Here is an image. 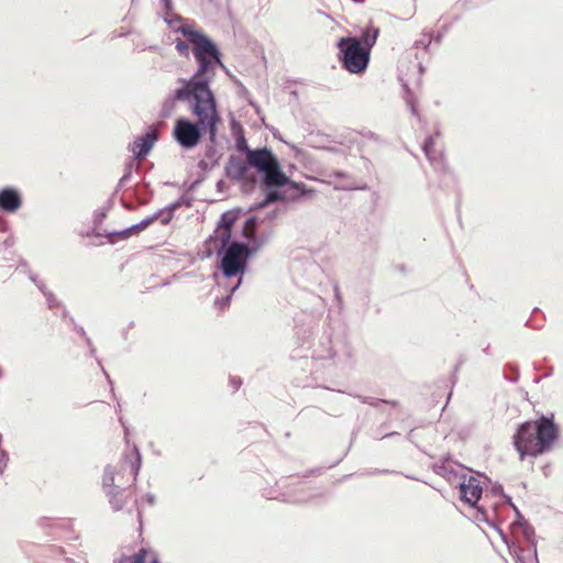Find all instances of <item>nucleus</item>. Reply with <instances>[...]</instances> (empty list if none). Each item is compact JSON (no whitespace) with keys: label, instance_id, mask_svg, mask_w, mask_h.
<instances>
[{"label":"nucleus","instance_id":"obj_1","mask_svg":"<svg viewBox=\"0 0 563 563\" xmlns=\"http://www.w3.org/2000/svg\"><path fill=\"white\" fill-rule=\"evenodd\" d=\"M191 44L194 57L198 67L190 78H179L180 87L175 89L162 103L161 117L169 118L176 108V102H187L191 113L199 119L213 134L214 123L221 118L217 101L210 88L218 67H223L218 46L202 32L183 24L177 29Z\"/></svg>","mask_w":563,"mask_h":563},{"label":"nucleus","instance_id":"obj_2","mask_svg":"<svg viewBox=\"0 0 563 563\" xmlns=\"http://www.w3.org/2000/svg\"><path fill=\"white\" fill-rule=\"evenodd\" d=\"M559 435V429L552 419L541 417L518 427L514 435V445L520 460L526 456H539L549 452Z\"/></svg>","mask_w":563,"mask_h":563},{"label":"nucleus","instance_id":"obj_3","mask_svg":"<svg viewBox=\"0 0 563 563\" xmlns=\"http://www.w3.org/2000/svg\"><path fill=\"white\" fill-rule=\"evenodd\" d=\"M246 158L250 166L254 167L262 176L263 183L267 189L279 188L288 185L294 194L291 198L305 197L311 195L312 190L307 189L303 184L290 181L283 173L277 158L271 150L264 147L258 150H246Z\"/></svg>","mask_w":563,"mask_h":563},{"label":"nucleus","instance_id":"obj_4","mask_svg":"<svg viewBox=\"0 0 563 563\" xmlns=\"http://www.w3.org/2000/svg\"><path fill=\"white\" fill-rule=\"evenodd\" d=\"M340 62L351 74L365 71L369 63V53L362 48L357 37H342L338 43Z\"/></svg>","mask_w":563,"mask_h":563},{"label":"nucleus","instance_id":"obj_5","mask_svg":"<svg viewBox=\"0 0 563 563\" xmlns=\"http://www.w3.org/2000/svg\"><path fill=\"white\" fill-rule=\"evenodd\" d=\"M218 123H214L212 134L207 126L200 124L199 119H197V122H191L188 119L179 118L175 122L173 136L183 148L190 150L198 145L203 132L208 133L210 139L213 140L217 134Z\"/></svg>","mask_w":563,"mask_h":563},{"label":"nucleus","instance_id":"obj_6","mask_svg":"<svg viewBox=\"0 0 563 563\" xmlns=\"http://www.w3.org/2000/svg\"><path fill=\"white\" fill-rule=\"evenodd\" d=\"M224 252L221 260V269L225 277L231 278L245 273L247 257L245 256L246 249L242 242L229 243L222 251Z\"/></svg>","mask_w":563,"mask_h":563},{"label":"nucleus","instance_id":"obj_7","mask_svg":"<svg viewBox=\"0 0 563 563\" xmlns=\"http://www.w3.org/2000/svg\"><path fill=\"white\" fill-rule=\"evenodd\" d=\"M141 465L142 456L140 450L136 445H133L131 454H124L118 465H108L106 468H111L113 471L115 484H119V481H121L124 483L125 487L136 482Z\"/></svg>","mask_w":563,"mask_h":563},{"label":"nucleus","instance_id":"obj_8","mask_svg":"<svg viewBox=\"0 0 563 563\" xmlns=\"http://www.w3.org/2000/svg\"><path fill=\"white\" fill-rule=\"evenodd\" d=\"M102 484L103 487L107 488L106 494L109 497L112 509L115 511L121 510L126 503L124 483L119 481V484H115L113 471L111 468H104Z\"/></svg>","mask_w":563,"mask_h":563},{"label":"nucleus","instance_id":"obj_9","mask_svg":"<svg viewBox=\"0 0 563 563\" xmlns=\"http://www.w3.org/2000/svg\"><path fill=\"white\" fill-rule=\"evenodd\" d=\"M234 222V217L230 213H223L221 216V220L218 224V228L214 231L213 235L209 238V247L213 249L218 254L222 253V251L228 246L231 240V227Z\"/></svg>","mask_w":563,"mask_h":563},{"label":"nucleus","instance_id":"obj_10","mask_svg":"<svg viewBox=\"0 0 563 563\" xmlns=\"http://www.w3.org/2000/svg\"><path fill=\"white\" fill-rule=\"evenodd\" d=\"M457 486L460 487L462 499L466 504L475 506L482 496V486L479 481L472 475L468 476L465 474L462 476V481L459 482Z\"/></svg>","mask_w":563,"mask_h":563},{"label":"nucleus","instance_id":"obj_11","mask_svg":"<svg viewBox=\"0 0 563 563\" xmlns=\"http://www.w3.org/2000/svg\"><path fill=\"white\" fill-rule=\"evenodd\" d=\"M503 539L508 547L509 553L515 558L516 563H539L536 542H531V544L523 548L516 542H509L505 536H503Z\"/></svg>","mask_w":563,"mask_h":563},{"label":"nucleus","instance_id":"obj_12","mask_svg":"<svg viewBox=\"0 0 563 563\" xmlns=\"http://www.w3.org/2000/svg\"><path fill=\"white\" fill-rule=\"evenodd\" d=\"M433 472L443 478H445L449 483L459 485V482L462 481V476L465 475L464 468L460 464H455L454 462L448 460L440 464H434L432 466Z\"/></svg>","mask_w":563,"mask_h":563},{"label":"nucleus","instance_id":"obj_13","mask_svg":"<svg viewBox=\"0 0 563 563\" xmlns=\"http://www.w3.org/2000/svg\"><path fill=\"white\" fill-rule=\"evenodd\" d=\"M157 139V131L151 129L144 135L136 137L135 141L130 145V150L133 152L135 158H144L150 153Z\"/></svg>","mask_w":563,"mask_h":563},{"label":"nucleus","instance_id":"obj_14","mask_svg":"<svg viewBox=\"0 0 563 563\" xmlns=\"http://www.w3.org/2000/svg\"><path fill=\"white\" fill-rule=\"evenodd\" d=\"M21 205L22 198L16 189L3 188L0 190V210L13 213L20 209Z\"/></svg>","mask_w":563,"mask_h":563},{"label":"nucleus","instance_id":"obj_15","mask_svg":"<svg viewBox=\"0 0 563 563\" xmlns=\"http://www.w3.org/2000/svg\"><path fill=\"white\" fill-rule=\"evenodd\" d=\"M422 150L429 159L430 164L437 170L445 169V161L441 150L435 148L434 141L431 136L427 137L423 142Z\"/></svg>","mask_w":563,"mask_h":563},{"label":"nucleus","instance_id":"obj_16","mask_svg":"<svg viewBox=\"0 0 563 563\" xmlns=\"http://www.w3.org/2000/svg\"><path fill=\"white\" fill-rule=\"evenodd\" d=\"M247 159L243 161L239 156H231L225 165V174L234 180L242 179L249 170Z\"/></svg>","mask_w":563,"mask_h":563},{"label":"nucleus","instance_id":"obj_17","mask_svg":"<svg viewBox=\"0 0 563 563\" xmlns=\"http://www.w3.org/2000/svg\"><path fill=\"white\" fill-rule=\"evenodd\" d=\"M379 30L376 27H367L365 31H363L360 38H357L361 42V46L363 49L368 52L371 54L372 47L375 45L377 36H378Z\"/></svg>","mask_w":563,"mask_h":563},{"label":"nucleus","instance_id":"obj_18","mask_svg":"<svg viewBox=\"0 0 563 563\" xmlns=\"http://www.w3.org/2000/svg\"><path fill=\"white\" fill-rule=\"evenodd\" d=\"M180 205H181L180 200L175 201V202L168 205L167 207L153 213V217H155V220H159L162 222V224H168L174 217L175 210L177 208H179Z\"/></svg>","mask_w":563,"mask_h":563},{"label":"nucleus","instance_id":"obj_19","mask_svg":"<svg viewBox=\"0 0 563 563\" xmlns=\"http://www.w3.org/2000/svg\"><path fill=\"white\" fill-rule=\"evenodd\" d=\"M30 279L37 286V288L42 291V294L46 297V301H47V306L53 309L55 307H58L59 306V302L58 300L55 298V296L48 291L45 287V285L43 284V282L41 280H37L36 279V276L31 274L30 275Z\"/></svg>","mask_w":563,"mask_h":563},{"label":"nucleus","instance_id":"obj_20","mask_svg":"<svg viewBox=\"0 0 563 563\" xmlns=\"http://www.w3.org/2000/svg\"><path fill=\"white\" fill-rule=\"evenodd\" d=\"M132 563H161L156 553L141 549L132 558Z\"/></svg>","mask_w":563,"mask_h":563},{"label":"nucleus","instance_id":"obj_21","mask_svg":"<svg viewBox=\"0 0 563 563\" xmlns=\"http://www.w3.org/2000/svg\"><path fill=\"white\" fill-rule=\"evenodd\" d=\"M514 529L519 530L529 544L534 542V530L526 521H517L514 523Z\"/></svg>","mask_w":563,"mask_h":563},{"label":"nucleus","instance_id":"obj_22","mask_svg":"<svg viewBox=\"0 0 563 563\" xmlns=\"http://www.w3.org/2000/svg\"><path fill=\"white\" fill-rule=\"evenodd\" d=\"M285 199V195L279 192V191H269L266 194V197L263 201H261L260 203L253 206L251 209L252 210H257V209H262L264 208L265 206H267L268 203H272V202H275V201H279V200H284Z\"/></svg>","mask_w":563,"mask_h":563},{"label":"nucleus","instance_id":"obj_23","mask_svg":"<svg viewBox=\"0 0 563 563\" xmlns=\"http://www.w3.org/2000/svg\"><path fill=\"white\" fill-rule=\"evenodd\" d=\"M154 221H155V217H153V214H152V216L145 218L144 220H142L141 222L119 232L118 234L123 235V236H129L131 234V232L136 231V230H143L147 225L153 223ZM113 234L114 233H111L110 235H113Z\"/></svg>","mask_w":563,"mask_h":563},{"label":"nucleus","instance_id":"obj_24","mask_svg":"<svg viewBox=\"0 0 563 563\" xmlns=\"http://www.w3.org/2000/svg\"><path fill=\"white\" fill-rule=\"evenodd\" d=\"M241 283L242 278L240 277L236 284L231 287L230 292L224 298H222L221 300H216V305H220L221 307L229 305L232 294L240 287Z\"/></svg>","mask_w":563,"mask_h":563},{"label":"nucleus","instance_id":"obj_25","mask_svg":"<svg viewBox=\"0 0 563 563\" xmlns=\"http://www.w3.org/2000/svg\"><path fill=\"white\" fill-rule=\"evenodd\" d=\"M263 245V242L254 240L251 244H245L244 247L246 249L245 256L249 258L253 254H255Z\"/></svg>","mask_w":563,"mask_h":563},{"label":"nucleus","instance_id":"obj_26","mask_svg":"<svg viewBox=\"0 0 563 563\" xmlns=\"http://www.w3.org/2000/svg\"><path fill=\"white\" fill-rule=\"evenodd\" d=\"M176 49L183 56H187L189 52V45L183 40L177 38L175 42Z\"/></svg>","mask_w":563,"mask_h":563},{"label":"nucleus","instance_id":"obj_27","mask_svg":"<svg viewBox=\"0 0 563 563\" xmlns=\"http://www.w3.org/2000/svg\"><path fill=\"white\" fill-rule=\"evenodd\" d=\"M404 88H405V89H406V91H407L406 102H407V104L410 107V111H411V113H412L413 115H417V117H418V119L420 120V117H419V114H418V112H417V109H416L415 102H413V100H412V96H411V93L409 92L408 86H407V85H404Z\"/></svg>","mask_w":563,"mask_h":563},{"label":"nucleus","instance_id":"obj_28","mask_svg":"<svg viewBox=\"0 0 563 563\" xmlns=\"http://www.w3.org/2000/svg\"><path fill=\"white\" fill-rule=\"evenodd\" d=\"M104 218H106V211L97 210L93 214L95 224H97V225L100 224Z\"/></svg>","mask_w":563,"mask_h":563},{"label":"nucleus","instance_id":"obj_29","mask_svg":"<svg viewBox=\"0 0 563 563\" xmlns=\"http://www.w3.org/2000/svg\"><path fill=\"white\" fill-rule=\"evenodd\" d=\"M477 516H476V519L479 520V521H488V514L487 511L481 506L477 508Z\"/></svg>","mask_w":563,"mask_h":563},{"label":"nucleus","instance_id":"obj_30","mask_svg":"<svg viewBox=\"0 0 563 563\" xmlns=\"http://www.w3.org/2000/svg\"><path fill=\"white\" fill-rule=\"evenodd\" d=\"M230 385L232 386L233 390L236 391L242 385V380L240 377H231Z\"/></svg>","mask_w":563,"mask_h":563},{"label":"nucleus","instance_id":"obj_31","mask_svg":"<svg viewBox=\"0 0 563 563\" xmlns=\"http://www.w3.org/2000/svg\"><path fill=\"white\" fill-rule=\"evenodd\" d=\"M162 3H163V7H164V10L166 11V13L172 11V9H173L172 0H162Z\"/></svg>","mask_w":563,"mask_h":563},{"label":"nucleus","instance_id":"obj_32","mask_svg":"<svg viewBox=\"0 0 563 563\" xmlns=\"http://www.w3.org/2000/svg\"><path fill=\"white\" fill-rule=\"evenodd\" d=\"M131 177V166L128 167L126 172L123 174V176L120 179V184H124L128 181V179Z\"/></svg>","mask_w":563,"mask_h":563},{"label":"nucleus","instance_id":"obj_33","mask_svg":"<svg viewBox=\"0 0 563 563\" xmlns=\"http://www.w3.org/2000/svg\"><path fill=\"white\" fill-rule=\"evenodd\" d=\"M358 399L364 402V404H369L372 406H377L378 402H384V400H375V401H369L366 397H361L358 396Z\"/></svg>","mask_w":563,"mask_h":563},{"label":"nucleus","instance_id":"obj_34","mask_svg":"<svg viewBox=\"0 0 563 563\" xmlns=\"http://www.w3.org/2000/svg\"><path fill=\"white\" fill-rule=\"evenodd\" d=\"M144 499L146 500V503L150 505V506H153L154 503H155V496L153 494H146L144 496Z\"/></svg>","mask_w":563,"mask_h":563},{"label":"nucleus","instance_id":"obj_35","mask_svg":"<svg viewBox=\"0 0 563 563\" xmlns=\"http://www.w3.org/2000/svg\"><path fill=\"white\" fill-rule=\"evenodd\" d=\"M334 295L338 300H341V294L338 286L334 287Z\"/></svg>","mask_w":563,"mask_h":563},{"label":"nucleus","instance_id":"obj_36","mask_svg":"<svg viewBox=\"0 0 563 563\" xmlns=\"http://www.w3.org/2000/svg\"><path fill=\"white\" fill-rule=\"evenodd\" d=\"M493 490H494V493H500L501 492V486L494 487Z\"/></svg>","mask_w":563,"mask_h":563},{"label":"nucleus","instance_id":"obj_37","mask_svg":"<svg viewBox=\"0 0 563 563\" xmlns=\"http://www.w3.org/2000/svg\"><path fill=\"white\" fill-rule=\"evenodd\" d=\"M254 221H255V220H254L253 218H252V219H249V220H247V222H246V227H247L249 224H254Z\"/></svg>","mask_w":563,"mask_h":563},{"label":"nucleus","instance_id":"obj_38","mask_svg":"<svg viewBox=\"0 0 563 563\" xmlns=\"http://www.w3.org/2000/svg\"><path fill=\"white\" fill-rule=\"evenodd\" d=\"M119 421H121V423L124 424L123 421H122V418H119ZM123 427H124L125 434H126L128 433V428L125 426H123Z\"/></svg>","mask_w":563,"mask_h":563},{"label":"nucleus","instance_id":"obj_39","mask_svg":"<svg viewBox=\"0 0 563 563\" xmlns=\"http://www.w3.org/2000/svg\"><path fill=\"white\" fill-rule=\"evenodd\" d=\"M137 518L141 521V510L140 509H137Z\"/></svg>","mask_w":563,"mask_h":563}]
</instances>
